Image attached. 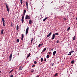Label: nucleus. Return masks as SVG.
<instances>
[{"label": "nucleus", "mask_w": 77, "mask_h": 77, "mask_svg": "<svg viewBox=\"0 0 77 77\" xmlns=\"http://www.w3.org/2000/svg\"><path fill=\"white\" fill-rule=\"evenodd\" d=\"M26 10H24L22 16H24L25 15V14H26Z\"/></svg>", "instance_id": "nucleus-7"}, {"label": "nucleus", "mask_w": 77, "mask_h": 77, "mask_svg": "<svg viewBox=\"0 0 77 77\" xmlns=\"http://www.w3.org/2000/svg\"><path fill=\"white\" fill-rule=\"evenodd\" d=\"M56 51H54L53 52V55H55V54H56Z\"/></svg>", "instance_id": "nucleus-12"}, {"label": "nucleus", "mask_w": 77, "mask_h": 77, "mask_svg": "<svg viewBox=\"0 0 77 77\" xmlns=\"http://www.w3.org/2000/svg\"><path fill=\"white\" fill-rule=\"evenodd\" d=\"M24 16H22L21 19V21L22 23L24 22Z\"/></svg>", "instance_id": "nucleus-5"}, {"label": "nucleus", "mask_w": 77, "mask_h": 77, "mask_svg": "<svg viewBox=\"0 0 77 77\" xmlns=\"http://www.w3.org/2000/svg\"><path fill=\"white\" fill-rule=\"evenodd\" d=\"M76 20H77V17L76 18Z\"/></svg>", "instance_id": "nucleus-51"}, {"label": "nucleus", "mask_w": 77, "mask_h": 77, "mask_svg": "<svg viewBox=\"0 0 77 77\" xmlns=\"http://www.w3.org/2000/svg\"><path fill=\"white\" fill-rule=\"evenodd\" d=\"M12 54H11L10 56H9V61H11L12 59Z\"/></svg>", "instance_id": "nucleus-6"}, {"label": "nucleus", "mask_w": 77, "mask_h": 77, "mask_svg": "<svg viewBox=\"0 0 77 77\" xmlns=\"http://www.w3.org/2000/svg\"><path fill=\"white\" fill-rule=\"evenodd\" d=\"M2 23L3 25V26H5V19L4 18L2 17Z\"/></svg>", "instance_id": "nucleus-3"}, {"label": "nucleus", "mask_w": 77, "mask_h": 77, "mask_svg": "<svg viewBox=\"0 0 77 77\" xmlns=\"http://www.w3.org/2000/svg\"><path fill=\"white\" fill-rule=\"evenodd\" d=\"M63 19L66 21V18H63Z\"/></svg>", "instance_id": "nucleus-36"}, {"label": "nucleus", "mask_w": 77, "mask_h": 77, "mask_svg": "<svg viewBox=\"0 0 77 77\" xmlns=\"http://www.w3.org/2000/svg\"><path fill=\"white\" fill-rule=\"evenodd\" d=\"M13 75H11L10 76V77H13Z\"/></svg>", "instance_id": "nucleus-44"}, {"label": "nucleus", "mask_w": 77, "mask_h": 77, "mask_svg": "<svg viewBox=\"0 0 77 77\" xmlns=\"http://www.w3.org/2000/svg\"><path fill=\"white\" fill-rule=\"evenodd\" d=\"M19 54H20L19 53H18L17 54L18 56H19Z\"/></svg>", "instance_id": "nucleus-47"}, {"label": "nucleus", "mask_w": 77, "mask_h": 77, "mask_svg": "<svg viewBox=\"0 0 77 77\" xmlns=\"http://www.w3.org/2000/svg\"><path fill=\"white\" fill-rule=\"evenodd\" d=\"M23 69V67L22 66H20L19 68V71H21V70H22Z\"/></svg>", "instance_id": "nucleus-9"}, {"label": "nucleus", "mask_w": 77, "mask_h": 77, "mask_svg": "<svg viewBox=\"0 0 77 77\" xmlns=\"http://www.w3.org/2000/svg\"><path fill=\"white\" fill-rule=\"evenodd\" d=\"M50 35H49V34H48V35H47V37H49V36H50Z\"/></svg>", "instance_id": "nucleus-37"}, {"label": "nucleus", "mask_w": 77, "mask_h": 77, "mask_svg": "<svg viewBox=\"0 0 77 77\" xmlns=\"http://www.w3.org/2000/svg\"><path fill=\"white\" fill-rule=\"evenodd\" d=\"M70 27H69V28H68V31L70 29Z\"/></svg>", "instance_id": "nucleus-32"}, {"label": "nucleus", "mask_w": 77, "mask_h": 77, "mask_svg": "<svg viewBox=\"0 0 77 77\" xmlns=\"http://www.w3.org/2000/svg\"><path fill=\"white\" fill-rule=\"evenodd\" d=\"M39 77V76L38 75H37V76H36V77Z\"/></svg>", "instance_id": "nucleus-48"}, {"label": "nucleus", "mask_w": 77, "mask_h": 77, "mask_svg": "<svg viewBox=\"0 0 77 77\" xmlns=\"http://www.w3.org/2000/svg\"><path fill=\"white\" fill-rule=\"evenodd\" d=\"M34 63L35 64H36V63H37V62H36V61H34Z\"/></svg>", "instance_id": "nucleus-31"}, {"label": "nucleus", "mask_w": 77, "mask_h": 77, "mask_svg": "<svg viewBox=\"0 0 77 77\" xmlns=\"http://www.w3.org/2000/svg\"><path fill=\"white\" fill-rule=\"evenodd\" d=\"M51 51H53V49H51Z\"/></svg>", "instance_id": "nucleus-50"}, {"label": "nucleus", "mask_w": 77, "mask_h": 77, "mask_svg": "<svg viewBox=\"0 0 77 77\" xmlns=\"http://www.w3.org/2000/svg\"><path fill=\"white\" fill-rule=\"evenodd\" d=\"M20 3L21 5H23V0H20Z\"/></svg>", "instance_id": "nucleus-22"}, {"label": "nucleus", "mask_w": 77, "mask_h": 77, "mask_svg": "<svg viewBox=\"0 0 77 77\" xmlns=\"http://www.w3.org/2000/svg\"><path fill=\"white\" fill-rule=\"evenodd\" d=\"M17 42H20V40L18 38L17 39Z\"/></svg>", "instance_id": "nucleus-23"}, {"label": "nucleus", "mask_w": 77, "mask_h": 77, "mask_svg": "<svg viewBox=\"0 0 77 77\" xmlns=\"http://www.w3.org/2000/svg\"><path fill=\"white\" fill-rule=\"evenodd\" d=\"M54 34H55V35H59V33H56Z\"/></svg>", "instance_id": "nucleus-27"}, {"label": "nucleus", "mask_w": 77, "mask_h": 77, "mask_svg": "<svg viewBox=\"0 0 77 77\" xmlns=\"http://www.w3.org/2000/svg\"><path fill=\"white\" fill-rule=\"evenodd\" d=\"M27 8L28 9H29V8H28V6H26Z\"/></svg>", "instance_id": "nucleus-45"}, {"label": "nucleus", "mask_w": 77, "mask_h": 77, "mask_svg": "<svg viewBox=\"0 0 77 77\" xmlns=\"http://www.w3.org/2000/svg\"><path fill=\"white\" fill-rule=\"evenodd\" d=\"M51 34H52V32H51L49 33V35H50V36H51Z\"/></svg>", "instance_id": "nucleus-28"}, {"label": "nucleus", "mask_w": 77, "mask_h": 77, "mask_svg": "<svg viewBox=\"0 0 77 77\" xmlns=\"http://www.w3.org/2000/svg\"><path fill=\"white\" fill-rule=\"evenodd\" d=\"M48 19V17H46L44 19H43V21H45V20H47Z\"/></svg>", "instance_id": "nucleus-15"}, {"label": "nucleus", "mask_w": 77, "mask_h": 77, "mask_svg": "<svg viewBox=\"0 0 77 77\" xmlns=\"http://www.w3.org/2000/svg\"><path fill=\"white\" fill-rule=\"evenodd\" d=\"M54 65V63H53L52 64V66H53Z\"/></svg>", "instance_id": "nucleus-43"}, {"label": "nucleus", "mask_w": 77, "mask_h": 77, "mask_svg": "<svg viewBox=\"0 0 77 77\" xmlns=\"http://www.w3.org/2000/svg\"><path fill=\"white\" fill-rule=\"evenodd\" d=\"M55 38V34H53L52 35V39H54Z\"/></svg>", "instance_id": "nucleus-8"}, {"label": "nucleus", "mask_w": 77, "mask_h": 77, "mask_svg": "<svg viewBox=\"0 0 77 77\" xmlns=\"http://www.w3.org/2000/svg\"><path fill=\"white\" fill-rule=\"evenodd\" d=\"M30 53H29V54L26 57V59H28L29 57H30Z\"/></svg>", "instance_id": "nucleus-11"}, {"label": "nucleus", "mask_w": 77, "mask_h": 77, "mask_svg": "<svg viewBox=\"0 0 77 77\" xmlns=\"http://www.w3.org/2000/svg\"><path fill=\"white\" fill-rule=\"evenodd\" d=\"M14 70V69H12L9 72V74H11V72H12V71Z\"/></svg>", "instance_id": "nucleus-18"}, {"label": "nucleus", "mask_w": 77, "mask_h": 77, "mask_svg": "<svg viewBox=\"0 0 77 77\" xmlns=\"http://www.w3.org/2000/svg\"><path fill=\"white\" fill-rule=\"evenodd\" d=\"M26 6H28V2H26Z\"/></svg>", "instance_id": "nucleus-29"}, {"label": "nucleus", "mask_w": 77, "mask_h": 77, "mask_svg": "<svg viewBox=\"0 0 77 77\" xmlns=\"http://www.w3.org/2000/svg\"><path fill=\"white\" fill-rule=\"evenodd\" d=\"M18 29H19V26H18V25H17V31H18Z\"/></svg>", "instance_id": "nucleus-14"}, {"label": "nucleus", "mask_w": 77, "mask_h": 77, "mask_svg": "<svg viewBox=\"0 0 77 77\" xmlns=\"http://www.w3.org/2000/svg\"><path fill=\"white\" fill-rule=\"evenodd\" d=\"M41 61L42 62H43V58L42 57V58L41 59Z\"/></svg>", "instance_id": "nucleus-19"}, {"label": "nucleus", "mask_w": 77, "mask_h": 77, "mask_svg": "<svg viewBox=\"0 0 77 77\" xmlns=\"http://www.w3.org/2000/svg\"><path fill=\"white\" fill-rule=\"evenodd\" d=\"M48 53H49L48 54H50L51 53V52H48Z\"/></svg>", "instance_id": "nucleus-35"}, {"label": "nucleus", "mask_w": 77, "mask_h": 77, "mask_svg": "<svg viewBox=\"0 0 77 77\" xmlns=\"http://www.w3.org/2000/svg\"><path fill=\"white\" fill-rule=\"evenodd\" d=\"M41 44H39V45L38 46V47H41Z\"/></svg>", "instance_id": "nucleus-39"}, {"label": "nucleus", "mask_w": 77, "mask_h": 77, "mask_svg": "<svg viewBox=\"0 0 77 77\" xmlns=\"http://www.w3.org/2000/svg\"><path fill=\"white\" fill-rule=\"evenodd\" d=\"M35 65H33L32 66V68H34V67H35Z\"/></svg>", "instance_id": "nucleus-33"}, {"label": "nucleus", "mask_w": 77, "mask_h": 77, "mask_svg": "<svg viewBox=\"0 0 77 77\" xmlns=\"http://www.w3.org/2000/svg\"><path fill=\"white\" fill-rule=\"evenodd\" d=\"M22 38H24V34H23L22 35Z\"/></svg>", "instance_id": "nucleus-30"}, {"label": "nucleus", "mask_w": 77, "mask_h": 77, "mask_svg": "<svg viewBox=\"0 0 77 77\" xmlns=\"http://www.w3.org/2000/svg\"><path fill=\"white\" fill-rule=\"evenodd\" d=\"M46 57L47 58V59H48V58H49V55H47L46 56Z\"/></svg>", "instance_id": "nucleus-26"}, {"label": "nucleus", "mask_w": 77, "mask_h": 77, "mask_svg": "<svg viewBox=\"0 0 77 77\" xmlns=\"http://www.w3.org/2000/svg\"><path fill=\"white\" fill-rule=\"evenodd\" d=\"M74 60H72V61L71 63H72V64H73V63H74Z\"/></svg>", "instance_id": "nucleus-24"}, {"label": "nucleus", "mask_w": 77, "mask_h": 77, "mask_svg": "<svg viewBox=\"0 0 77 77\" xmlns=\"http://www.w3.org/2000/svg\"><path fill=\"white\" fill-rule=\"evenodd\" d=\"M69 54H68V55H71V54H72V53H71V52H70L69 53Z\"/></svg>", "instance_id": "nucleus-25"}, {"label": "nucleus", "mask_w": 77, "mask_h": 77, "mask_svg": "<svg viewBox=\"0 0 77 77\" xmlns=\"http://www.w3.org/2000/svg\"><path fill=\"white\" fill-rule=\"evenodd\" d=\"M74 52V51H72L71 52L72 53H73V52Z\"/></svg>", "instance_id": "nucleus-42"}, {"label": "nucleus", "mask_w": 77, "mask_h": 77, "mask_svg": "<svg viewBox=\"0 0 77 77\" xmlns=\"http://www.w3.org/2000/svg\"><path fill=\"white\" fill-rule=\"evenodd\" d=\"M0 73H1V71H0Z\"/></svg>", "instance_id": "nucleus-52"}, {"label": "nucleus", "mask_w": 77, "mask_h": 77, "mask_svg": "<svg viewBox=\"0 0 77 77\" xmlns=\"http://www.w3.org/2000/svg\"><path fill=\"white\" fill-rule=\"evenodd\" d=\"M59 40H57V43H59Z\"/></svg>", "instance_id": "nucleus-34"}, {"label": "nucleus", "mask_w": 77, "mask_h": 77, "mask_svg": "<svg viewBox=\"0 0 77 77\" xmlns=\"http://www.w3.org/2000/svg\"><path fill=\"white\" fill-rule=\"evenodd\" d=\"M3 31H4V29H3L1 30V34L3 35Z\"/></svg>", "instance_id": "nucleus-16"}, {"label": "nucleus", "mask_w": 77, "mask_h": 77, "mask_svg": "<svg viewBox=\"0 0 77 77\" xmlns=\"http://www.w3.org/2000/svg\"><path fill=\"white\" fill-rule=\"evenodd\" d=\"M22 41H23V37H21Z\"/></svg>", "instance_id": "nucleus-40"}, {"label": "nucleus", "mask_w": 77, "mask_h": 77, "mask_svg": "<svg viewBox=\"0 0 77 77\" xmlns=\"http://www.w3.org/2000/svg\"><path fill=\"white\" fill-rule=\"evenodd\" d=\"M32 20H29V24H32Z\"/></svg>", "instance_id": "nucleus-13"}, {"label": "nucleus", "mask_w": 77, "mask_h": 77, "mask_svg": "<svg viewBox=\"0 0 77 77\" xmlns=\"http://www.w3.org/2000/svg\"><path fill=\"white\" fill-rule=\"evenodd\" d=\"M34 72V70H33L31 71V72Z\"/></svg>", "instance_id": "nucleus-38"}, {"label": "nucleus", "mask_w": 77, "mask_h": 77, "mask_svg": "<svg viewBox=\"0 0 77 77\" xmlns=\"http://www.w3.org/2000/svg\"><path fill=\"white\" fill-rule=\"evenodd\" d=\"M11 26L12 27V26H13V25H12V22L11 23Z\"/></svg>", "instance_id": "nucleus-46"}, {"label": "nucleus", "mask_w": 77, "mask_h": 77, "mask_svg": "<svg viewBox=\"0 0 77 77\" xmlns=\"http://www.w3.org/2000/svg\"><path fill=\"white\" fill-rule=\"evenodd\" d=\"M58 74V73H55V75H54V76H55V77H56V76H57V74Z\"/></svg>", "instance_id": "nucleus-20"}, {"label": "nucleus", "mask_w": 77, "mask_h": 77, "mask_svg": "<svg viewBox=\"0 0 77 77\" xmlns=\"http://www.w3.org/2000/svg\"><path fill=\"white\" fill-rule=\"evenodd\" d=\"M30 15H29V16H28V15H26L25 17V19H26V20H27V19H28V20H30Z\"/></svg>", "instance_id": "nucleus-1"}, {"label": "nucleus", "mask_w": 77, "mask_h": 77, "mask_svg": "<svg viewBox=\"0 0 77 77\" xmlns=\"http://www.w3.org/2000/svg\"><path fill=\"white\" fill-rule=\"evenodd\" d=\"M6 6V8H7V10L8 12V13L9 12V7H8V5H7V3H5Z\"/></svg>", "instance_id": "nucleus-2"}, {"label": "nucleus", "mask_w": 77, "mask_h": 77, "mask_svg": "<svg viewBox=\"0 0 77 77\" xmlns=\"http://www.w3.org/2000/svg\"><path fill=\"white\" fill-rule=\"evenodd\" d=\"M43 45V43H42L41 44V45Z\"/></svg>", "instance_id": "nucleus-49"}, {"label": "nucleus", "mask_w": 77, "mask_h": 77, "mask_svg": "<svg viewBox=\"0 0 77 77\" xmlns=\"http://www.w3.org/2000/svg\"><path fill=\"white\" fill-rule=\"evenodd\" d=\"M33 38H32L31 41V44H32V42H33Z\"/></svg>", "instance_id": "nucleus-17"}, {"label": "nucleus", "mask_w": 77, "mask_h": 77, "mask_svg": "<svg viewBox=\"0 0 77 77\" xmlns=\"http://www.w3.org/2000/svg\"><path fill=\"white\" fill-rule=\"evenodd\" d=\"M47 50V48H44L42 51V52H45V51Z\"/></svg>", "instance_id": "nucleus-10"}, {"label": "nucleus", "mask_w": 77, "mask_h": 77, "mask_svg": "<svg viewBox=\"0 0 77 77\" xmlns=\"http://www.w3.org/2000/svg\"><path fill=\"white\" fill-rule=\"evenodd\" d=\"M29 27H28L26 29V35H27V33H28V32H29Z\"/></svg>", "instance_id": "nucleus-4"}, {"label": "nucleus", "mask_w": 77, "mask_h": 77, "mask_svg": "<svg viewBox=\"0 0 77 77\" xmlns=\"http://www.w3.org/2000/svg\"><path fill=\"white\" fill-rule=\"evenodd\" d=\"M47 59L46 58H45L44 60V61H45Z\"/></svg>", "instance_id": "nucleus-41"}, {"label": "nucleus", "mask_w": 77, "mask_h": 77, "mask_svg": "<svg viewBox=\"0 0 77 77\" xmlns=\"http://www.w3.org/2000/svg\"><path fill=\"white\" fill-rule=\"evenodd\" d=\"M75 36H74V37L73 38V40H75Z\"/></svg>", "instance_id": "nucleus-21"}]
</instances>
